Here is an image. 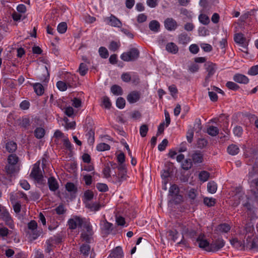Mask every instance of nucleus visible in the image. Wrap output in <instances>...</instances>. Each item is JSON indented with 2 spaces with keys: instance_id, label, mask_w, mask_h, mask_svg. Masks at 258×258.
Wrapping results in <instances>:
<instances>
[{
  "instance_id": "nucleus-7",
  "label": "nucleus",
  "mask_w": 258,
  "mask_h": 258,
  "mask_svg": "<svg viewBox=\"0 0 258 258\" xmlns=\"http://www.w3.org/2000/svg\"><path fill=\"white\" fill-rule=\"evenodd\" d=\"M84 219L79 216H73L71 219L68 221V225L69 228L71 229H75L78 227H81L84 225L85 222Z\"/></svg>"
},
{
  "instance_id": "nucleus-61",
  "label": "nucleus",
  "mask_w": 258,
  "mask_h": 258,
  "mask_svg": "<svg viewBox=\"0 0 258 258\" xmlns=\"http://www.w3.org/2000/svg\"><path fill=\"white\" fill-rule=\"evenodd\" d=\"M234 134L237 137H241L242 134L243 130L240 126H236L233 128Z\"/></svg>"
},
{
  "instance_id": "nucleus-39",
  "label": "nucleus",
  "mask_w": 258,
  "mask_h": 258,
  "mask_svg": "<svg viewBox=\"0 0 258 258\" xmlns=\"http://www.w3.org/2000/svg\"><path fill=\"white\" fill-rule=\"evenodd\" d=\"M19 160L18 157L16 154H11L8 156V162L9 164H15L18 163Z\"/></svg>"
},
{
  "instance_id": "nucleus-60",
  "label": "nucleus",
  "mask_w": 258,
  "mask_h": 258,
  "mask_svg": "<svg viewBox=\"0 0 258 258\" xmlns=\"http://www.w3.org/2000/svg\"><path fill=\"white\" fill-rule=\"evenodd\" d=\"M194 137V129L190 128L188 130L186 133V139L189 143H191Z\"/></svg>"
},
{
  "instance_id": "nucleus-53",
  "label": "nucleus",
  "mask_w": 258,
  "mask_h": 258,
  "mask_svg": "<svg viewBox=\"0 0 258 258\" xmlns=\"http://www.w3.org/2000/svg\"><path fill=\"white\" fill-rule=\"evenodd\" d=\"M97 189L101 192H105L108 190L107 185L105 183H98L96 184Z\"/></svg>"
},
{
  "instance_id": "nucleus-6",
  "label": "nucleus",
  "mask_w": 258,
  "mask_h": 258,
  "mask_svg": "<svg viewBox=\"0 0 258 258\" xmlns=\"http://www.w3.org/2000/svg\"><path fill=\"white\" fill-rule=\"evenodd\" d=\"M204 66L205 68L208 73L207 75L205 78V81L206 82H208L209 79L215 73L217 69V66L216 63L211 61L206 62Z\"/></svg>"
},
{
  "instance_id": "nucleus-44",
  "label": "nucleus",
  "mask_w": 258,
  "mask_h": 258,
  "mask_svg": "<svg viewBox=\"0 0 258 258\" xmlns=\"http://www.w3.org/2000/svg\"><path fill=\"white\" fill-rule=\"evenodd\" d=\"M67 29V24L66 22H61L57 26V30L61 34L64 33Z\"/></svg>"
},
{
  "instance_id": "nucleus-55",
  "label": "nucleus",
  "mask_w": 258,
  "mask_h": 258,
  "mask_svg": "<svg viewBox=\"0 0 258 258\" xmlns=\"http://www.w3.org/2000/svg\"><path fill=\"white\" fill-rule=\"evenodd\" d=\"M196 133H199L202 130V125L200 119H196L194 124V128Z\"/></svg>"
},
{
  "instance_id": "nucleus-47",
  "label": "nucleus",
  "mask_w": 258,
  "mask_h": 258,
  "mask_svg": "<svg viewBox=\"0 0 258 258\" xmlns=\"http://www.w3.org/2000/svg\"><path fill=\"white\" fill-rule=\"evenodd\" d=\"M116 105L118 108L120 109H122L125 106V101L123 98L119 97L116 100Z\"/></svg>"
},
{
  "instance_id": "nucleus-32",
  "label": "nucleus",
  "mask_w": 258,
  "mask_h": 258,
  "mask_svg": "<svg viewBox=\"0 0 258 258\" xmlns=\"http://www.w3.org/2000/svg\"><path fill=\"white\" fill-rule=\"evenodd\" d=\"M5 169L7 173L9 174H12L18 171V169L17 168L16 165L9 163L6 165Z\"/></svg>"
},
{
  "instance_id": "nucleus-11",
  "label": "nucleus",
  "mask_w": 258,
  "mask_h": 258,
  "mask_svg": "<svg viewBox=\"0 0 258 258\" xmlns=\"http://www.w3.org/2000/svg\"><path fill=\"white\" fill-rule=\"evenodd\" d=\"M28 228L29 230H31L32 235L33 238L36 239L40 235L41 231L37 230V223L34 220H31L28 224Z\"/></svg>"
},
{
  "instance_id": "nucleus-64",
  "label": "nucleus",
  "mask_w": 258,
  "mask_h": 258,
  "mask_svg": "<svg viewBox=\"0 0 258 258\" xmlns=\"http://www.w3.org/2000/svg\"><path fill=\"white\" fill-rule=\"evenodd\" d=\"M50 241L55 246L61 242V238L60 237L53 236L49 239Z\"/></svg>"
},
{
  "instance_id": "nucleus-46",
  "label": "nucleus",
  "mask_w": 258,
  "mask_h": 258,
  "mask_svg": "<svg viewBox=\"0 0 258 258\" xmlns=\"http://www.w3.org/2000/svg\"><path fill=\"white\" fill-rule=\"evenodd\" d=\"M199 19L200 22L204 25H207L210 22L209 17L205 14H201Z\"/></svg>"
},
{
  "instance_id": "nucleus-22",
  "label": "nucleus",
  "mask_w": 258,
  "mask_h": 258,
  "mask_svg": "<svg viewBox=\"0 0 258 258\" xmlns=\"http://www.w3.org/2000/svg\"><path fill=\"white\" fill-rule=\"evenodd\" d=\"M101 229L105 233L108 234L112 230V224L107 222L106 220L103 221L102 222Z\"/></svg>"
},
{
  "instance_id": "nucleus-42",
  "label": "nucleus",
  "mask_w": 258,
  "mask_h": 258,
  "mask_svg": "<svg viewBox=\"0 0 258 258\" xmlns=\"http://www.w3.org/2000/svg\"><path fill=\"white\" fill-rule=\"evenodd\" d=\"M204 203L208 207H212L215 204L216 200L213 198L206 197L204 199Z\"/></svg>"
},
{
  "instance_id": "nucleus-43",
  "label": "nucleus",
  "mask_w": 258,
  "mask_h": 258,
  "mask_svg": "<svg viewBox=\"0 0 258 258\" xmlns=\"http://www.w3.org/2000/svg\"><path fill=\"white\" fill-rule=\"evenodd\" d=\"M102 106L106 108L109 109L111 106V103L109 98L107 96H104L102 98Z\"/></svg>"
},
{
  "instance_id": "nucleus-37",
  "label": "nucleus",
  "mask_w": 258,
  "mask_h": 258,
  "mask_svg": "<svg viewBox=\"0 0 258 258\" xmlns=\"http://www.w3.org/2000/svg\"><path fill=\"white\" fill-rule=\"evenodd\" d=\"M182 233L184 235H187L190 237H191L195 235V230L191 228L186 227V226H183L182 230Z\"/></svg>"
},
{
  "instance_id": "nucleus-27",
  "label": "nucleus",
  "mask_w": 258,
  "mask_h": 258,
  "mask_svg": "<svg viewBox=\"0 0 258 258\" xmlns=\"http://www.w3.org/2000/svg\"><path fill=\"white\" fill-rule=\"evenodd\" d=\"M228 153L231 155H235L239 152V149L237 145H230L227 148Z\"/></svg>"
},
{
  "instance_id": "nucleus-63",
  "label": "nucleus",
  "mask_w": 258,
  "mask_h": 258,
  "mask_svg": "<svg viewBox=\"0 0 258 258\" xmlns=\"http://www.w3.org/2000/svg\"><path fill=\"white\" fill-rule=\"evenodd\" d=\"M248 74L250 75H256L258 74V65L253 66L248 71Z\"/></svg>"
},
{
  "instance_id": "nucleus-30",
  "label": "nucleus",
  "mask_w": 258,
  "mask_h": 258,
  "mask_svg": "<svg viewBox=\"0 0 258 258\" xmlns=\"http://www.w3.org/2000/svg\"><path fill=\"white\" fill-rule=\"evenodd\" d=\"M111 92L115 95H122L123 91L121 87L117 85H114L111 87Z\"/></svg>"
},
{
  "instance_id": "nucleus-45",
  "label": "nucleus",
  "mask_w": 258,
  "mask_h": 258,
  "mask_svg": "<svg viewBox=\"0 0 258 258\" xmlns=\"http://www.w3.org/2000/svg\"><path fill=\"white\" fill-rule=\"evenodd\" d=\"M226 86L229 89L236 91L239 89V87L238 85L233 82H227L226 84Z\"/></svg>"
},
{
  "instance_id": "nucleus-34",
  "label": "nucleus",
  "mask_w": 258,
  "mask_h": 258,
  "mask_svg": "<svg viewBox=\"0 0 258 258\" xmlns=\"http://www.w3.org/2000/svg\"><path fill=\"white\" fill-rule=\"evenodd\" d=\"M45 135V130L42 127H37L34 131L35 137L37 139L42 138Z\"/></svg>"
},
{
  "instance_id": "nucleus-49",
  "label": "nucleus",
  "mask_w": 258,
  "mask_h": 258,
  "mask_svg": "<svg viewBox=\"0 0 258 258\" xmlns=\"http://www.w3.org/2000/svg\"><path fill=\"white\" fill-rule=\"evenodd\" d=\"M55 211L57 214L62 215L66 213V209L63 204H60L55 209Z\"/></svg>"
},
{
  "instance_id": "nucleus-17",
  "label": "nucleus",
  "mask_w": 258,
  "mask_h": 258,
  "mask_svg": "<svg viewBox=\"0 0 258 258\" xmlns=\"http://www.w3.org/2000/svg\"><path fill=\"white\" fill-rule=\"evenodd\" d=\"M177 40L178 44L185 45L190 41V38L186 33L183 32L178 35Z\"/></svg>"
},
{
  "instance_id": "nucleus-58",
  "label": "nucleus",
  "mask_w": 258,
  "mask_h": 258,
  "mask_svg": "<svg viewBox=\"0 0 258 258\" xmlns=\"http://www.w3.org/2000/svg\"><path fill=\"white\" fill-rule=\"evenodd\" d=\"M55 246L50 241L49 239H48L46 242V247L45 249V252L47 253H50L52 250L53 248Z\"/></svg>"
},
{
  "instance_id": "nucleus-8",
  "label": "nucleus",
  "mask_w": 258,
  "mask_h": 258,
  "mask_svg": "<svg viewBox=\"0 0 258 258\" xmlns=\"http://www.w3.org/2000/svg\"><path fill=\"white\" fill-rule=\"evenodd\" d=\"M103 21L106 24L112 27L121 28L122 26L121 22L117 17L112 14L109 17L103 18Z\"/></svg>"
},
{
  "instance_id": "nucleus-57",
  "label": "nucleus",
  "mask_w": 258,
  "mask_h": 258,
  "mask_svg": "<svg viewBox=\"0 0 258 258\" xmlns=\"http://www.w3.org/2000/svg\"><path fill=\"white\" fill-rule=\"evenodd\" d=\"M131 76L132 75L130 73H124L121 75V78L123 82L127 83L131 81Z\"/></svg>"
},
{
  "instance_id": "nucleus-9",
  "label": "nucleus",
  "mask_w": 258,
  "mask_h": 258,
  "mask_svg": "<svg viewBox=\"0 0 258 258\" xmlns=\"http://www.w3.org/2000/svg\"><path fill=\"white\" fill-rule=\"evenodd\" d=\"M225 245V242L222 238H219L212 242L208 247V251L216 252L222 248Z\"/></svg>"
},
{
  "instance_id": "nucleus-20",
  "label": "nucleus",
  "mask_w": 258,
  "mask_h": 258,
  "mask_svg": "<svg viewBox=\"0 0 258 258\" xmlns=\"http://www.w3.org/2000/svg\"><path fill=\"white\" fill-rule=\"evenodd\" d=\"M191 157L195 163H200L203 162V155L200 151H196L192 154Z\"/></svg>"
},
{
  "instance_id": "nucleus-10",
  "label": "nucleus",
  "mask_w": 258,
  "mask_h": 258,
  "mask_svg": "<svg viewBox=\"0 0 258 258\" xmlns=\"http://www.w3.org/2000/svg\"><path fill=\"white\" fill-rule=\"evenodd\" d=\"M1 215L2 219L5 222L6 224L10 228L14 229V222L9 212L6 209H4Z\"/></svg>"
},
{
  "instance_id": "nucleus-5",
  "label": "nucleus",
  "mask_w": 258,
  "mask_h": 258,
  "mask_svg": "<svg viewBox=\"0 0 258 258\" xmlns=\"http://www.w3.org/2000/svg\"><path fill=\"white\" fill-rule=\"evenodd\" d=\"M40 161H38L34 164L30 174V177L37 181V182H41L43 178L42 171L40 168Z\"/></svg>"
},
{
  "instance_id": "nucleus-59",
  "label": "nucleus",
  "mask_w": 258,
  "mask_h": 258,
  "mask_svg": "<svg viewBox=\"0 0 258 258\" xmlns=\"http://www.w3.org/2000/svg\"><path fill=\"white\" fill-rule=\"evenodd\" d=\"M57 88L61 91H66L67 89V85L66 83L62 81H58L56 83Z\"/></svg>"
},
{
  "instance_id": "nucleus-12",
  "label": "nucleus",
  "mask_w": 258,
  "mask_h": 258,
  "mask_svg": "<svg viewBox=\"0 0 258 258\" xmlns=\"http://www.w3.org/2000/svg\"><path fill=\"white\" fill-rule=\"evenodd\" d=\"M164 23L165 28L168 31H174L177 27L176 21L171 18L166 19Z\"/></svg>"
},
{
  "instance_id": "nucleus-29",
  "label": "nucleus",
  "mask_w": 258,
  "mask_h": 258,
  "mask_svg": "<svg viewBox=\"0 0 258 258\" xmlns=\"http://www.w3.org/2000/svg\"><path fill=\"white\" fill-rule=\"evenodd\" d=\"M217 189V184L214 181L209 182L207 184L208 191L211 194H214Z\"/></svg>"
},
{
  "instance_id": "nucleus-62",
  "label": "nucleus",
  "mask_w": 258,
  "mask_h": 258,
  "mask_svg": "<svg viewBox=\"0 0 258 258\" xmlns=\"http://www.w3.org/2000/svg\"><path fill=\"white\" fill-rule=\"evenodd\" d=\"M168 143V142L167 139H164L162 141V142L160 144H159L158 147V150L160 151H164L165 149L166 146H167Z\"/></svg>"
},
{
  "instance_id": "nucleus-26",
  "label": "nucleus",
  "mask_w": 258,
  "mask_h": 258,
  "mask_svg": "<svg viewBox=\"0 0 258 258\" xmlns=\"http://www.w3.org/2000/svg\"><path fill=\"white\" fill-rule=\"evenodd\" d=\"M160 27L159 23L156 20L151 21L149 24V29L154 32H158L160 29Z\"/></svg>"
},
{
  "instance_id": "nucleus-51",
  "label": "nucleus",
  "mask_w": 258,
  "mask_h": 258,
  "mask_svg": "<svg viewBox=\"0 0 258 258\" xmlns=\"http://www.w3.org/2000/svg\"><path fill=\"white\" fill-rule=\"evenodd\" d=\"M119 43L112 41L109 44V49L112 51H115L119 48Z\"/></svg>"
},
{
  "instance_id": "nucleus-21",
  "label": "nucleus",
  "mask_w": 258,
  "mask_h": 258,
  "mask_svg": "<svg viewBox=\"0 0 258 258\" xmlns=\"http://www.w3.org/2000/svg\"><path fill=\"white\" fill-rule=\"evenodd\" d=\"M110 256L114 258H121L123 256L122 248L119 246L116 247L112 250Z\"/></svg>"
},
{
  "instance_id": "nucleus-28",
  "label": "nucleus",
  "mask_w": 258,
  "mask_h": 258,
  "mask_svg": "<svg viewBox=\"0 0 258 258\" xmlns=\"http://www.w3.org/2000/svg\"><path fill=\"white\" fill-rule=\"evenodd\" d=\"M6 148L9 152L13 153L16 150L17 148V145L16 143L13 141H10L6 144Z\"/></svg>"
},
{
  "instance_id": "nucleus-25",
  "label": "nucleus",
  "mask_w": 258,
  "mask_h": 258,
  "mask_svg": "<svg viewBox=\"0 0 258 258\" xmlns=\"http://www.w3.org/2000/svg\"><path fill=\"white\" fill-rule=\"evenodd\" d=\"M86 207L89 209L91 211L96 212L100 210L101 205L98 203H87Z\"/></svg>"
},
{
  "instance_id": "nucleus-4",
  "label": "nucleus",
  "mask_w": 258,
  "mask_h": 258,
  "mask_svg": "<svg viewBox=\"0 0 258 258\" xmlns=\"http://www.w3.org/2000/svg\"><path fill=\"white\" fill-rule=\"evenodd\" d=\"M169 197L175 204H179L182 201V197L179 194V188L175 184L170 186Z\"/></svg>"
},
{
  "instance_id": "nucleus-56",
  "label": "nucleus",
  "mask_w": 258,
  "mask_h": 258,
  "mask_svg": "<svg viewBox=\"0 0 258 258\" xmlns=\"http://www.w3.org/2000/svg\"><path fill=\"white\" fill-rule=\"evenodd\" d=\"M84 196L86 201H90L93 198L94 194L92 191L88 190L84 192Z\"/></svg>"
},
{
  "instance_id": "nucleus-24",
  "label": "nucleus",
  "mask_w": 258,
  "mask_h": 258,
  "mask_svg": "<svg viewBox=\"0 0 258 258\" xmlns=\"http://www.w3.org/2000/svg\"><path fill=\"white\" fill-rule=\"evenodd\" d=\"M35 92L37 95L41 96L44 93V88L41 84L39 83H35L33 85Z\"/></svg>"
},
{
  "instance_id": "nucleus-18",
  "label": "nucleus",
  "mask_w": 258,
  "mask_h": 258,
  "mask_svg": "<svg viewBox=\"0 0 258 258\" xmlns=\"http://www.w3.org/2000/svg\"><path fill=\"white\" fill-rule=\"evenodd\" d=\"M199 246L202 248H205L208 251V247L210 246L209 242L202 236H199L197 240Z\"/></svg>"
},
{
  "instance_id": "nucleus-15",
  "label": "nucleus",
  "mask_w": 258,
  "mask_h": 258,
  "mask_svg": "<svg viewBox=\"0 0 258 258\" xmlns=\"http://www.w3.org/2000/svg\"><path fill=\"white\" fill-rule=\"evenodd\" d=\"M140 98V93L137 91H134L128 94L126 97L127 101L130 103H134L137 102Z\"/></svg>"
},
{
  "instance_id": "nucleus-35",
  "label": "nucleus",
  "mask_w": 258,
  "mask_h": 258,
  "mask_svg": "<svg viewBox=\"0 0 258 258\" xmlns=\"http://www.w3.org/2000/svg\"><path fill=\"white\" fill-rule=\"evenodd\" d=\"M88 68L86 64L84 63H81L78 69L79 74L82 76H85L88 72Z\"/></svg>"
},
{
  "instance_id": "nucleus-3",
  "label": "nucleus",
  "mask_w": 258,
  "mask_h": 258,
  "mask_svg": "<svg viewBox=\"0 0 258 258\" xmlns=\"http://www.w3.org/2000/svg\"><path fill=\"white\" fill-rule=\"evenodd\" d=\"M85 230L81 233V237L83 241L90 243L92 239L93 231L90 223L85 222L84 225Z\"/></svg>"
},
{
  "instance_id": "nucleus-41",
  "label": "nucleus",
  "mask_w": 258,
  "mask_h": 258,
  "mask_svg": "<svg viewBox=\"0 0 258 258\" xmlns=\"http://www.w3.org/2000/svg\"><path fill=\"white\" fill-rule=\"evenodd\" d=\"M110 148V146L104 143H100L98 145H97L96 147V149L98 151H104L109 150Z\"/></svg>"
},
{
  "instance_id": "nucleus-2",
  "label": "nucleus",
  "mask_w": 258,
  "mask_h": 258,
  "mask_svg": "<svg viewBox=\"0 0 258 258\" xmlns=\"http://www.w3.org/2000/svg\"><path fill=\"white\" fill-rule=\"evenodd\" d=\"M139 50L136 48H133L128 51L122 53L120 58L125 61H134L139 57Z\"/></svg>"
},
{
  "instance_id": "nucleus-38",
  "label": "nucleus",
  "mask_w": 258,
  "mask_h": 258,
  "mask_svg": "<svg viewBox=\"0 0 258 258\" xmlns=\"http://www.w3.org/2000/svg\"><path fill=\"white\" fill-rule=\"evenodd\" d=\"M210 177V174L206 171H202L200 172L199 177L201 181L205 182L207 181Z\"/></svg>"
},
{
  "instance_id": "nucleus-23",
  "label": "nucleus",
  "mask_w": 258,
  "mask_h": 258,
  "mask_svg": "<svg viewBox=\"0 0 258 258\" xmlns=\"http://www.w3.org/2000/svg\"><path fill=\"white\" fill-rule=\"evenodd\" d=\"M166 49L167 51L173 54H176L178 51L177 46L173 42L167 43L166 46Z\"/></svg>"
},
{
  "instance_id": "nucleus-36",
  "label": "nucleus",
  "mask_w": 258,
  "mask_h": 258,
  "mask_svg": "<svg viewBox=\"0 0 258 258\" xmlns=\"http://www.w3.org/2000/svg\"><path fill=\"white\" fill-rule=\"evenodd\" d=\"M207 133L212 136H216L219 134V129L217 127L210 126L207 129Z\"/></svg>"
},
{
  "instance_id": "nucleus-1",
  "label": "nucleus",
  "mask_w": 258,
  "mask_h": 258,
  "mask_svg": "<svg viewBox=\"0 0 258 258\" xmlns=\"http://www.w3.org/2000/svg\"><path fill=\"white\" fill-rule=\"evenodd\" d=\"M235 200H238V202H235L233 205L235 206L241 204L242 206L248 211H251L252 209V206L249 202V199L246 195L243 194H238L234 197Z\"/></svg>"
},
{
  "instance_id": "nucleus-19",
  "label": "nucleus",
  "mask_w": 258,
  "mask_h": 258,
  "mask_svg": "<svg viewBox=\"0 0 258 258\" xmlns=\"http://www.w3.org/2000/svg\"><path fill=\"white\" fill-rule=\"evenodd\" d=\"M113 178H114L115 182L120 184L123 181L126 180L127 176L126 172L118 173V175H113Z\"/></svg>"
},
{
  "instance_id": "nucleus-33",
  "label": "nucleus",
  "mask_w": 258,
  "mask_h": 258,
  "mask_svg": "<svg viewBox=\"0 0 258 258\" xmlns=\"http://www.w3.org/2000/svg\"><path fill=\"white\" fill-rule=\"evenodd\" d=\"M66 190L71 193H76L77 191V187L72 182H67L65 185Z\"/></svg>"
},
{
  "instance_id": "nucleus-14",
  "label": "nucleus",
  "mask_w": 258,
  "mask_h": 258,
  "mask_svg": "<svg viewBox=\"0 0 258 258\" xmlns=\"http://www.w3.org/2000/svg\"><path fill=\"white\" fill-rule=\"evenodd\" d=\"M47 184L50 191L55 192L59 188V184L57 180L53 176L48 179Z\"/></svg>"
},
{
  "instance_id": "nucleus-31",
  "label": "nucleus",
  "mask_w": 258,
  "mask_h": 258,
  "mask_svg": "<svg viewBox=\"0 0 258 258\" xmlns=\"http://www.w3.org/2000/svg\"><path fill=\"white\" fill-rule=\"evenodd\" d=\"M234 41L240 44H244L246 42V39L242 33H237L234 36Z\"/></svg>"
},
{
  "instance_id": "nucleus-52",
  "label": "nucleus",
  "mask_w": 258,
  "mask_h": 258,
  "mask_svg": "<svg viewBox=\"0 0 258 258\" xmlns=\"http://www.w3.org/2000/svg\"><path fill=\"white\" fill-rule=\"evenodd\" d=\"M63 144L66 149L69 151L73 150V146L68 138H64L63 140Z\"/></svg>"
},
{
  "instance_id": "nucleus-13",
  "label": "nucleus",
  "mask_w": 258,
  "mask_h": 258,
  "mask_svg": "<svg viewBox=\"0 0 258 258\" xmlns=\"http://www.w3.org/2000/svg\"><path fill=\"white\" fill-rule=\"evenodd\" d=\"M80 254L86 257L90 254L89 258H94V255L91 253V247L89 244H83L80 248Z\"/></svg>"
},
{
  "instance_id": "nucleus-40",
  "label": "nucleus",
  "mask_w": 258,
  "mask_h": 258,
  "mask_svg": "<svg viewBox=\"0 0 258 258\" xmlns=\"http://www.w3.org/2000/svg\"><path fill=\"white\" fill-rule=\"evenodd\" d=\"M98 52L101 57L103 58H106L109 56L108 51L105 47H100L99 48Z\"/></svg>"
},
{
  "instance_id": "nucleus-54",
  "label": "nucleus",
  "mask_w": 258,
  "mask_h": 258,
  "mask_svg": "<svg viewBox=\"0 0 258 258\" xmlns=\"http://www.w3.org/2000/svg\"><path fill=\"white\" fill-rule=\"evenodd\" d=\"M218 228L219 231L226 233L230 230V227L228 224L224 223L219 225Z\"/></svg>"
},
{
  "instance_id": "nucleus-50",
  "label": "nucleus",
  "mask_w": 258,
  "mask_h": 258,
  "mask_svg": "<svg viewBox=\"0 0 258 258\" xmlns=\"http://www.w3.org/2000/svg\"><path fill=\"white\" fill-rule=\"evenodd\" d=\"M148 127L146 124H143L140 127V134L142 137H145L148 133Z\"/></svg>"
},
{
  "instance_id": "nucleus-16",
  "label": "nucleus",
  "mask_w": 258,
  "mask_h": 258,
  "mask_svg": "<svg viewBox=\"0 0 258 258\" xmlns=\"http://www.w3.org/2000/svg\"><path fill=\"white\" fill-rule=\"evenodd\" d=\"M233 79L235 82L240 84H246L248 83L249 81V80L246 76L240 74H235L233 76Z\"/></svg>"
},
{
  "instance_id": "nucleus-48",
  "label": "nucleus",
  "mask_w": 258,
  "mask_h": 258,
  "mask_svg": "<svg viewBox=\"0 0 258 258\" xmlns=\"http://www.w3.org/2000/svg\"><path fill=\"white\" fill-rule=\"evenodd\" d=\"M182 168L184 170H188L192 166V162L190 159H186L181 164Z\"/></svg>"
}]
</instances>
